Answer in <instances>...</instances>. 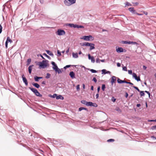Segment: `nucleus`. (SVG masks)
<instances>
[{"mask_svg":"<svg viewBox=\"0 0 156 156\" xmlns=\"http://www.w3.org/2000/svg\"><path fill=\"white\" fill-rule=\"evenodd\" d=\"M151 129L153 130L155 129L156 130V126H152L151 128Z\"/></svg>","mask_w":156,"mask_h":156,"instance_id":"nucleus-37","label":"nucleus"},{"mask_svg":"<svg viewBox=\"0 0 156 156\" xmlns=\"http://www.w3.org/2000/svg\"><path fill=\"white\" fill-rule=\"evenodd\" d=\"M123 70L125 71H127V68L126 67H124L122 68Z\"/></svg>","mask_w":156,"mask_h":156,"instance_id":"nucleus-44","label":"nucleus"},{"mask_svg":"<svg viewBox=\"0 0 156 156\" xmlns=\"http://www.w3.org/2000/svg\"><path fill=\"white\" fill-rule=\"evenodd\" d=\"M101 88H105V84H103Z\"/></svg>","mask_w":156,"mask_h":156,"instance_id":"nucleus-63","label":"nucleus"},{"mask_svg":"<svg viewBox=\"0 0 156 156\" xmlns=\"http://www.w3.org/2000/svg\"><path fill=\"white\" fill-rule=\"evenodd\" d=\"M117 77L114 76H112V77L111 82L112 85H113L114 83H116V80L117 79Z\"/></svg>","mask_w":156,"mask_h":156,"instance_id":"nucleus-6","label":"nucleus"},{"mask_svg":"<svg viewBox=\"0 0 156 156\" xmlns=\"http://www.w3.org/2000/svg\"><path fill=\"white\" fill-rule=\"evenodd\" d=\"M56 34L59 36L65 35L66 34L65 32L63 30L58 29L56 32Z\"/></svg>","mask_w":156,"mask_h":156,"instance_id":"nucleus-4","label":"nucleus"},{"mask_svg":"<svg viewBox=\"0 0 156 156\" xmlns=\"http://www.w3.org/2000/svg\"><path fill=\"white\" fill-rule=\"evenodd\" d=\"M51 64L53 65V68L55 70H57L58 68V66L56 65L55 64V62H51Z\"/></svg>","mask_w":156,"mask_h":156,"instance_id":"nucleus-10","label":"nucleus"},{"mask_svg":"<svg viewBox=\"0 0 156 156\" xmlns=\"http://www.w3.org/2000/svg\"><path fill=\"white\" fill-rule=\"evenodd\" d=\"M5 45L6 48H7V47H8V42L6 41L5 43Z\"/></svg>","mask_w":156,"mask_h":156,"instance_id":"nucleus-49","label":"nucleus"},{"mask_svg":"<svg viewBox=\"0 0 156 156\" xmlns=\"http://www.w3.org/2000/svg\"><path fill=\"white\" fill-rule=\"evenodd\" d=\"M135 14H136V15H139V16H141V15H143V14H140V13H139L137 12H136Z\"/></svg>","mask_w":156,"mask_h":156,"instance_id":"nucleus-50","label":"nucleus"},{"mask_svg":"<svg viewBox=\"0 0 156 156\" xmlns=\"http://www.w3.org/2000/svg\"><path fill=\"white\" fill-rule=\"evenodd\" d=\"M116 51L118 53L122 52L123 51V49L122 48H116Z\"/></svg>","mask_w":156,"mask_h":156,"instance_id":"nucleus-12","label":"nucleus"},{"mask_svg":"<svg viewBox=\"0 0 156 156\" xmlns=\"http://www.w3.org/2000/svg\"><path fill=\"white\" fill-rule=\"evenodd\" d=\"M69 48H68V49L66 51V53H68L69 52Z\"/></svg>","mask_w":156,"mask_h":156,"instance_id":"nucleus-58","label":"nucleus"},{"mask_svg":"<svg viewBox=\"0 0 156 156\" xmlns=\"http://www.w3.org/2000/svg\"><path fill=\"white\" fill-rule=\"evenodd\" d=\"M91 43H89V42H85L83 43L82 45L83 46H89L90 45Z\"/></svg>","mask_w":156,"mask_h":156,"instance_id":"nucleus-23","label":"nucleus"},{"mask_svg":"<svg viewBox=\"0 0 156 156\" xmlns=\"http://www.w3.org/2000/svg\"><path fill=\"white\" fill-rule=\"evenodd\" d=\"M93 80L95 82H96L97 81V79L95 77L93 78Z\"/></svg>","mask_w":156,"mask_h":156,"instance_id":"nucleus-48","label":"nucleus"},{"mask_svg":"<svg viewBox=\"0 0 156 156\" xmlns=\"http://www.w3.org/2000/svg\"><path fill=\"white\" fill-rule=\"evenodd\" d=\"M46 52H47V54H48V55H50L51 56H52L53 55V53L52 52H51V51H49V50H47L46 51Z\"/></svg>","mask_w":156,"mask_h":156,"instance_id":"nucleus-27","label":"nucleus"},{"mask_svg":"<svg viewBox=\"0 0 156 156\" xmlns=\"http://www.w3.org/2000/svg\"><path fill=\"white\" fill-rule=\"evenodd\" d=\"M69 75L70 76V77L72 78L74 77L75 74L74 72L73 71L71 72L70 73Z\"/></svg>","mask_w":156,"mask_h":156,"instance_id":"nucleus-20","label":"nucleus"},{"mask_svg":"<svg viewBox=\"0 0 156 156\" xmlns=\"http://www.w3.org/2000/svg\"><path fill=\"white\" fill-rule=\"evenodd\" d=\"M70 66H71V65H67L64 67V68L66 69V68L69 67Z\"/></svg>","mask_w":156,"mask_h":156,"instance_id":"nucleus-47","label":"nucleus"},{"mask_svg":"<svg viewBox=\"0 0 156 156\" xmlns=\"http://www.w3.org/2000/svg\"><path fill=\"white\" fill-rule=\"evenodd\" d=\"M125 83L129 84H131V85H133V84L132 83H131V82H127L126 81V82Z\"/></svg>","mask_w":156,"mask_h":156,"instance_id":"nucleus-53","label":"nucleus"},{"mask_svg":"<svg viewBox=\"0 0 156 156\" xmlns=\"http://www.w3.org/2000/svg\"><path fill=\"white\" fill-rule=\"evenodd\" d=\"M102 71V74H106V73H110V72L109 71H106V70L105 69H102L101 71Z\"/></svg>","mask_w":156,"mask_h":156,"instance_id":"nucleus-21","label":"nucleus"},{"mask_svg":"<svg viewBox=\"0 0 156 156\" xmlns=\"http://www.w3.org/2000/svg\"><path fill=\"white\" fill-rule=\"evenodd\" d=\"M148 122H155L154 120H149L148 121Z\"/></svg>","mask_w":156,"mask_h":156,"instance_id":"nucleus-56","label":"nucleus"},{"mask_svg":"<svg viewBox=\"0 0 156 156\" xmlns=\"http://www.w3.org/2000/svg\"><path fill=\"white\" fill-rule=\"evenodd\" d=\"M141 12H142L143 14H145L146 15L148 14V12H145V11H141Z\"/></svg>","mask_w":156,"mask_h":156,"instance_id":"nucleus-40","label":"nucleus"},{"mask_svg":"<svg viewBox=\"0 0 156 156\" xmlns=\"http://www.w3.org/2000/svg\"><path fill=\"white\" fill-rule=\"evenodd\" d=\"M32 84L36 88H39L40 87V85L36 83H32Z\"/></svg>","mask_w":156,"mask_h":156,"instance_id":"nucleus-24","label":"nucleus"},{"mask_svg":"<svg viewBox=\"0 0 156 156\" xmlns=\"http://www.w3.org/2000/svg\"><path fill=\"white\" fill-rule=\"evenodd\" d=\"M56 99L58 100L59 99H60L61 100H63L64 97H62L61 95H59L58 96L57 95V96L56 97Z\"/></svg>","mask_w":156,"mask_h":156,"instance_id":"nucleus-17","label":"nucleus"},{"mask_svg":"<svg viewBox=\"0 0 156 156\" xmlns=\"http://www.w3.org/2000/svg\"><path fill=\"white\" fill-rule=\"evenodd\" d=\"M22 78L23 82L25 83V84L27 85L28 84L26 78L24 76V75H22Z\"/></svg>","mask_w":156,"mask_h":156,"instance_id":"nucleus-11","label":"nucleus"},{"mask_svg":"<svg viewBox=\"0 0 156 156\" xmlns=\"http://www.w3.org/2000/svg\"><path fill=\"white\" fill-rule=\"evenodd\" d=\"M44 55H45L48 58H50V57L47 55H46V54H44Z\"/></svg>","mask_w":156,"mask_h":156,"instance_id":"nucleus-61","label":"nucleus"},{"mask_svg":"<svg viewBox=\"0 0 156 156\" xmlns=\"http://www.w3.org/2000/svg\"><path fill=\"white\" fill-rule=\"evenodd\" d=\"M143 69H146L147 68V67L145 66H143Z\"/></svg>","mask_w":156,"mask_h":156,"instance_id":"nucleus-59","label":"nucleus"},{"mask_svg":"<svg viewBox=\"0 0 156 156\" xmlns=\"http://www.w3.org/2000/svg\"><path fill=\"white\" fill-rule=\"evenodd\" d=\"M42 78V77H38L37 76H35L34 77V79L36 81H38L39 80L41 79Z\"/></svg>","mask_w":156,"mask_h":156,"instance_id":"nucleus-18","label":"nucleus"},{"mask_svg":"<svg viewBox=\"0 0 156 156\" xmlns=\"http://www.w3.org/2000/svg\"><path fill=\"white\" fill-rule=\"evenodd\" d=\"M31 62V59L30 58L28 59L27 60V65H29L30 63Z\"/></svg>","mask_w":156,"mask_h":156,"instance_id":"nucleus-35","label":"nucleus"},{"mask_svg":"<svg viewBox=\"0 0 156 156\" xmlns=\"http://www.w3.org/2000/svg\"><path fill=\"white\" fill-rule=\"evenodd\" d=\"M76 0H65L64 4L66 5L69 6L71 5L74 3Z\"/></svg>","mask_w":156,"mask_h":156,"instance_id":"nucleus-1","label":"nucleus"},{"mask_svg":"<svg viewBox=\"0 0 156 156\" xmlns=\"http://www.w3.org/2000/svg\"><path fill=\"white\" fill-rule=\"evenodd\" d=\"M81 39H83L86 41H92L94 40V38L91 35L85 36H83Z\"/></svg>","mask_w":156,"mask_h":156,"instance_id":"nucleus-2","label":"nucleus"},{"mask_svg":"<svg viewBox=\"0 0 156 156\" xmlns=\"http://www.w3.org/2000/svg\"><path fill=\"white\" fill-rule=\"evenodd\" d=\"M140 106V104H138L136 105L137 107H139Z\"/></svg>","mask_w":156,"mask_h":156,"instance_id":"nucleus-64","label":"nucleus"},{"mask_svg":"<svg viewBox=\"0 0 156 156\" xmlns=\"http://www.w3.org/2000/svg\"><path fill=\"white\" fill-rule=\"evenodd\" d=\"M2 27L1 25H0V34H1L2 30Z\"/></svg>","mask_w":156,"mask_h":156,"instance_id":"nucleus-45","label":"nucleus"},{"mask_svg":"<svg viewBox=\"0 0 156 156\" xmlns=\"http://www.w3.org/2000/svg\"><path fill=\"white\" fill-rule=\"evenodd\" d=\"M96 62L97 63L100 62V59L99 58H97L96 59Z\"/></svg>","mask_w":156,"mask_h":156,"instance_id":"nucleus-46","label":"nucleus"},{"mask_svg":"<svg viewBox=\"0 0 156 156\" xmlns=\"http://www.w3.org/2000/svg\"><path fill=\"white\" fill-rule=\"evenodd\" d=\"M50 76H51V75L49 73H47V75L46 76V78L47 79H48V78H49Z\"/></svg>","mask_w":156,"mask_h":156,"instance_id":"nucleus-34","label":"nucleus"},{"mask_svg":"<svg viewBox=\"0 0 156 156\" xmlns=\"http://www.w3.org/2000/svg\"><path fill=\"white\" fill-rule=\"evenodd\" d=\"M129 11L132 12L134 14H135L136 13V11L134 9V8L132 7L129 8Z\"/></svg>","mask_w":156,"mask_h":156,"instance_id":"nucleus-14","label":"nucleus"},{"mask_svg":"<svg viewBox=\"0 0 156 156\" xmlns=\"http://www.w3.org/2000/svg\"><path fill=\"white\" fill-rule=\"evenodd\" d=\"M115 110H116V111H117L118 112H119V113H120L122 112L121 109L119 108L118 107H117L115 108Z\"/></svg>","mask_w":156,"mask_h":156,"instance_id":"nucleus-25","label":"nucleus"},{"mask_svg":"<svg viewBox=\"0 0 156 156\" xmlns=\"http://www.w3.org/2000/svg\"><path fill=\"white\" fill-rule=\"evenodd\" d=\"M87 106L97 107V105L95 103H93L91 102H87Z\"/></svg>","mask_w":156,"mask_h":156,"instance_id":"nucleus-7","label":"nucleus"},{"mask_svg":"<svg viewBox=\"0 0 156 156\" xmlns=\"http://www.w3.org/2000/svg\"><path fill=\"white\" fill-rule=\"evenodd\" d=\"M87 101H85V100H82V101H81V103L82 104H84L86 105H87Z\"/></svg>","mask_w":156,"mask_h":156,"instance_id":"nucleus-31","label":"nucleus"},{"mask_svg":"<svg viewBox=\"0 0 156 156\" xmlns=\"http://www.w3.org/2000/svg\"><path fill=\"white\" fill-rule=\"evenodd\" d=\"M49 96L51 98H56V97L57 96V94H54L53 95H49Z\"/></svg>","mask_w":156,"mask_h":156,"instance_id":"nucleus-26","label":"nucleus"},{"mask_svg":"<svg viewBox=\"0 0 156 156\" xmlns=\"http://www.w3.org/2000/svg\"><path fill=\"white\" fill-rule=\"evenodd\" d=\"M117 81L118 83H125L126 82V81L124 80H121L119 78H117Z\"/></svg>","mask_w":156,"mask_h":156,"instance_id":"nucleus-13","label":"nucleus"},{"mask_svg":"<svg viewBox=\"0 0 156 156\" xmlns=\"http://www.w3.org/2000/svg\"><path fill=\"white\" fill-rule=\"evenodd\" d=\"M115 141V140L113 139H110L108 140H107V141L108 142H114Z\"/></svg>","mask_w":156,"mask_h":156,"instance_id":"nucleus-38","label":"nucleus"},{"mask_svg":"<svg viewBox=\"0 0 156 156\" xmlns=\"http://www.w3.org/2000/svg\"><path fill=\"white\" fill-rule=\"evenodd\" d=\"M67 26H68L70 27H73V28H76V24H71V23H69V24H67Z\"/></svg>","mask_w":156,"mask_h":156,"instance_id":"nucleus-15","label":"nucleus"},{"mask_svg":"<svg viewBox=\"0 0 156 156\" xmlns=\"http://www.w3.org/2000/svg\"><path fill=\"white\" fill-rule=\"evenodd\" d=\"M83 110H87V109L86 108L84 107H80L79 108V111H81Z\"/></svg>","mask_w":156,"mask_h":156,"instance_id":"nucleus-29","label":"nucleus"},{"mask_svg":"<svg viewBox=\"0 0 156 156\" xmlns=\"http://www.w3.org/2000/svg\"><path fill=\"white\" fill-rule=\"evenodd\" d=\"M112 100L113 102H115V101L116 99L115 98H114L113 97L112 99Z\"/></svg>","mask_w":156,"mask_h":156,"instance_id":"nucleus-52","label":"nucleus"},{"mask_svg":"<svg viewBox=\"0 0 156 156\" xmlns=\"http://www.w3.org/2000/svg\"><path fill=\"white\" fill-rule=\"evenodd\" d=\"M145 92H146L147 94H148L149 97L150 96V93L148 91H145Z\"/></svg>","mask_w":156,"mask_h":156,"instance_id":"nucleus-55","label":"nucleus"},{"mask_svg":"<svg viewBox=\"0 0 156 156\" xmlns=\"http://www.w3.org/2000/svg\"><path fill=\"white\" fill-rule=\"evenodd\" d=\"M133 77L137 81H140V79L139 76H137L136 74L134 73H133Z\"/></svg>","mask_w":156,"mask_h":156,"instance_id":"nucleus-8","label":"nucleus"},{"mask_svg":"<svg viewBox=\"0 0 156 156\" xmlns=\"http://www.w3.org/2000/svg\"><path fill=\"white\" fill-rule=\"evenodd\" d=\"M57 52H58V54H59V55H61V54L60 52H59V51L58 50V51Z\"/></svg>","mask_w":156,"mask_h":156,"instance_id":"nucleus-60","label":"nucleus"},{"mask_svg":"<svg viewBox=\"0 0 156 156\" xmlns=\"http://www.w3.org/2000/svg\"><path fill=\"white\" fill-rule=\"evenodd\" d=\"M90 71L92 73H96L97 72V71L96 70L93 69H90Z\"/></svg>","mask_w":156,"mask_h":156,"instance_id":"nucleus-39","label":"nucleus"},{"mask_svg":"<svg viewBox=\"0 0 156 156\" xmlns=\"http://www.w3.org/2000/svg\"><path fill=\"white\" fill-rule=\"evenodd\" d=\"M122 43L124 44H129V41H122Z\"/></svg>","mask_w":156,"mask_h":156,"instance_id":"nucleus-36","label":"nucleus"},{"mask_svg":"<svg viewBox=\"0 0 156 156\" xmlns=\"http://www.w3.org/2000/svg\"><path fill=\"white\" fill-rule=\"evenodd\" d=\"M73 56V58H77L78 57V54L77 53H74L73 52L72 53Z\"/></svg>","mask_w":156,"mask_h":156,"instance_id":"nucleus-19","label":"nucleus"},{"mask_svg":"<svg viewBox=\"0 0 156 156\" xmlns=\"http://www.w3.org/2000/svg\"><path fill=\"white\" fill-rule=\"evenodd\" d=\"M125 94H126V95H125V97L126 98H127L128 96V94L126 93V92L125 93Z\"/></svg>","mask_w":156,"mask_h":156,"instance_id":"nucleus-54","label":"nucleus"},{"mask_svg":"<svg viewBox=\"0 0 156 156\" xmlns=\"http://www.w3.org/2000/svg\"><path fill=\"white\" fill-rule=\"evenodd\" d=\"M88 59L90 60H91V61L93 63H94L95 62V59L94 58L93 56H91L90 54H88Z\"/></svg>","mask_w":156,"mask_h":156,"instance_id":"nucleus-9","label":"nucleus"},{"mask_svg":"<svg viewBox=\"0 0 156 156\" xmlns=\"http://www.w3.org/2000/svg\"><path fill=\"white\" fill-rule=\"evenodd\" d=\"M96 98H98V94H96Z\"/></svg>","mask_w":156,"mask_h":156,"instance_id":"nucleus-62","label":"nucleus"},{"mask_svg":"<svg viewBox=\"0 0 156 156\" xmlns=\"http://www.w3.org/2000/svg\"><path fill=\"white\" fill-rule=\"evenodd\" d=\"M140 95H141V96H144V93L143 91H141L140 92Z\"/></svg>","mask_w":156,"mask_h":156,"instance_id":"nucleus-41","label":"nucleus"},{"mask_svg":"<svg viewBox=\"0 0 156 156\" xmlns=\"http://www.w3.org/2000/svg\"><path fill=\"white\" fill-rule=\"evenodd\" d=\"M34 66L33 65L30 66L28 67V71L30 74L31 73L32 71V68Z\"/></svg>","mask_w":156,"mask_h":156,"instance_id":"nucleus-22","label":"nucleus"},{"mask_svg":"<svg viewBox=\"0 0 156 156\" xmlns=\"http://www.w3.org/2000/svg\"><path fill=\"white\" fill-rule=\"evenodd\" d=\"M76 28H84V27L82 26H81V25H77L76 24Z\"/></svg>","mask_w":156,"mask_h":156,"instance_id":"nucleus-33","label":"nucleus"},{"mask_svg":"<svg viewBox=\"0 0 156 156\" xmlns=\"http://www.w3.org/2000/svg\"><path fill=\"white\" fill-rule=\"evenodd\" d=\"M128 73L130 74H132V70H128Z\"/></svg>","mask_w":156,"mask_h":156,"instance_id":"nucleus-43","label":"nucleus"},{"mask_svg":"<svg viewBox=\"0 0 156 156\" xmlns=\"http://www.w3.org/2000/svg\"><path fill=\"white\" fill-rule=\"evenodd\" d=\"M126 5H128V6H131V4L127 2H126Z\"/></svg>","mask_w":156,"mask_h":156,"instance_id":"nucleus-42","label":"nucleus"},{"mask_svg":"<svg viewBox=\"0 0 156 156\" xmlns=\"http://www.w3.org/2000/svg\"><path fill=\"white\" fill-rule=\"evenodd\" d=\"M130 44L137 45V43L135 42L129 41V44Z\"/></svg>","mask_w":156,"mask_h":156,"instance_id":"nucleus-30","label":"nucleus"},{"mask_svg":"<svg viewBox=\"0 0 156 156\" xmlns=\"http://www.w3.org/2000/svg\"><path fill=\"white\" fill-rule=\"evenodd\" d=\"M6 41L7 42H10V43H12V41L10 38L9 37H7Z\"/></svg>","mask_w":156,"mask_h":156,"instance_id":"nucleus-28","label":"nucleus"},{"mask_svg":"<svg viewBox=\"0 0 156 156\" xmlns=\"http://www.w3.org/2000/svg\"><path fill=\"white\" fill-rule=\"evenodd\" d=\"M94 46L95 45L94 44L91 43L90 45L89 46L90 47V50H91L92 49H94L95 48Z\"/></svg>","mask_w":156,"mask_h":156,"instance_id":"nucleus-16","label":"nucleus"},{"mask_svg":"<svg viewBox=\"0 0 156 156\" xmlns=\"http://www.w3.org/2000/svg\"><path fill=\"white\" fill-rule=\"evenodd\" d=\"M117 66H118V67H120L121 66L119 62H118L117 63Z\"/></svg>","mask_w":156,"mask_h":156,"instance_id":"nucleus-51","label":"nucleus"},{"mask_svg":"<svg viewBox=\"0 0 156 156\" xmlns=\"http://www.w3.org/2000/svg\"><path fill=\"white\" fill-rule=\"evenodd\" d=\"M31 91H32L35 94L38 96H41V95H40V93L36 89V88H30Z\"/></svg>","mask_w":156,"mask_h":156,"instance_id":"nucleus-5","label":"nucleus"},{"mask_svg":"<svg viewBox=\"0 0 156 156\" xmlns=\"http://www.w3.org/2000/svg\"><path fill=\"white\" fill-rule=\"evenodd\" d=\"M40 68H44L47 66L46 61H43L42 62H40L38 64Z\"/></svg>","mask_w":156,"mask_h":156,"instance_id":"nucleus-3","label":"nucleus"},{"mask_svg":"<svg viewBox=\"0 0 156 156\" xmlns=\"http://www.w3.org/2000/svg\"><path fill=\"white\" fill-rule=\"evenodd\" d=\"M55 71L56 72H58V73H62V71L60 69H59L58 68L57 69L55 70Z\"/></svg>","mask_w":156,"mask_h":156,"instance_id":"nucleus-32","label":"nucleus"},{"mask_svg":"<svg viewBox=\"0 0 156 156\" xmlns=\"http://www.w3.org/2000/svg\"><path fill=\"white\" fill-rule=\"evenodd\" d=\"M39 151H40V153L41 154H43V151L41 150H39Z\"/></svg>","mask_w":156,"mask_h":156,"instance_id":"nucleus-57","label":"nucleus"}]
</instances>
